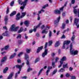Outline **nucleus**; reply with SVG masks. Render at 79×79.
<instances>
[{
	"label": "nucleus",
	"mask_w": 79,
	"mask_h": 79,
	"mask_svg": "<svg viewBox=\"0 0 79 79\" xmlns=\"http://www.w3.org/2000/svg\"><path fill=\"white\" fill-rule=\"evenodd\" d=\"M27 0H25L23 2H22V0H19L18 1V2L20 5H23V6H22L20 7V9L23 10L24 9L25 7V6L27 4Z\"/></svg>",
	"instance_id": "nucleus-1"
},
{
	"label": "nucleus",
	"mask_w": 79,
	"mask_h": 79,
	"mask_svg": "<svg viewBox=\"0 0 79 79\" xmlns=\"http://www.w3.org/2000/svg\"><path fill=\"white\" fill-rule=\"evenodd\" d=\"M26 12H22V15L20 17V13H18L17 15V16L16 17V20H19V19H20L21 18H23V17L25 16V15H26Z\"/></svg>",
	"instance_id": "nucleus-2"
},
{
	"label": "nucleus",
	"mask_w": 79,
	"mask_h": 79,
	"mask_svg": "<svg viewBox=\"0 0 79 79\" xmlns=\"http://www.w3.org/2000/svg\"><path fill=\"white\" fill-rule=\"evenodd\" d=\"M73 44L72 43H71L70 44V53L72 55H77V53H78V51H74V50H72L71 51L72 49H73Z\"/></svg>",
	"instance_id": "nucleus-3"
},
{
	"label": "nucleus",
	"mask_w": 79,
	"mask_h": 79,
	"mask_svg": "<svg viewBox=\"0 0 79 79\" xmlns=\"http://www.w3.org/2000/svg\"><path fill=\"white\" fill-rule=\"evenodd\" d=\"M18 29H19V27H16L15 25H13L11 26V27L9 30L10 31H14V32H16L18 31Z\"/></svg>",
	"instance_id": "nucleus-4"
},
{
	"label": "nucleus",
	"mask_w": 79,
	"mask_h": 79,
	"mask_svg": "<svg viewBox=\"0 0 79 79\" xmlns=\"http://www.w3.org/2000/svg\"><path fill=\"white\" fill-rule=\"evenodd\" d=\"M24 64V63H22V64H21L20 65H16V68H18L19 69V71L17 73L19 74V73H20V71L21 70V68H22V67H23V66Z\"/></svg>",
	"instance_id": "nucleus-5"
},
{
	"label": "nucleus",
	"mask_w": 79,
	"mask_h": 79,
	"mask_svg": "<svg viewBox=\"0 0 79 79\" xmlns=\"http://www.w3.org/2000/svg\"><path fill=\"white\" fill-rule=\"evenodd\" d=\"M60 16L57 17V19L54 21V26L56 27V26L58 24V23H59V21H60Z\"/></svg>",
	"instance_id": "nucleus-6"
},
{
	"label": "nucleus",
	"mask_w": 79,
	"mask_h": 79,
	"mask_svg": "<svg viewBox=\"0 0 79 79\" xmlns=\"http://www.w3.org/2000/svg\"><path fill=\"white\" fill-rule=\"evenodd\" d=\"M25 60H27L26 64L28 66H29V56H28V55H27V54L26 53H25Z\"/></svg>",
	"instance_id": "nucleus-7"
},
{
	"label": "nucleus",
	"mask_w": 79,
	"mask_h": 79,
	"mask_svg": "<svg viewBox=\"0 0 79 79\" xmlns=\"http://www.w3.org/2000/svg\"><path fill=\"white\" fill-rule=\"evenodd\" d=\"M48 53V49H45L44 51L42 54V56L43 58H44L45 56L47 55Z\"/></svg>",
	"instance_id": "nucleus-8"
},
{
	"label": "nucleus",
	"mask_w": 79,
	"mask_h": 79,
	"mask_svg": "<svg viewBox=\"0 0 79 79\" xmlns=\"http://www.w3.org/2000/svg\"><path fill=\"white\" fill-rule=\"evenodd\" d=\"M73 12L75 15V16H77V13H78V17H79V9H78L77 10L76 9H74L73 10Z\"/></svg>",
	"instance_id": "nucleus-9"
},
{
	"label": "nucleus",
	"mask_w": 79,
	"mask_h": 79,
	"mask_svg": "<svg viewBox=\"0 0 79 79\" xmlns=\"http://www.w3.org/2000/svg\"><path fill=\"white\" fill-rule=\"evenodd\" d=\"M41 24H42V23H40L37 26H35L34 27V29L33 30V31H34V32H35V31H36V30H37V28H38L39 27H40V26Z\"/></svg>",
	"instance_id": "nucleus-10"
},
{
	"label": "nucleus",
	"mask_w": 79,
	"mask_h": 79,
	"mask_svg": "<svg viewBox=\"0 0 79 79\" xmlns=\"http://www.w3.org/2000/svg\"><path fill=\"white\" fill-rule=\"evenodd\" d=\"M42 48H43V46H41L38 47L37 49V51L36 52L38 53L40 52V50H42Z\"/></svg>",
	"instance_id": "nucleus-11"
},
{
	"label": "nucleus",
	"mask_w": 79,
	"mask_h": 79,
	"mask_svg": "<svg viewBox=\"0 0 79 79\" xmlns=\"http://www.w3.org/2000/svg\"><path fill=\"white\" fill-rule=\"evenodd\" d=\"M24 24L27 26H27H28L29 25V22L27 20L25 21L24 22Z\"/></svg>",
	"instance_id": "nucleus-12"
},
{
	"label": "nucleus",
	"mask_w": 79,
	"mask_h": 79,
	"mask_svg": "<svg viewBox=\"0 0 79 79\" xmlns=\"http://www.w3.org/2000/svg\"><path fill=\"white\" fill-rule=\"evenodd\" d=\"M9 48V46H6L3 48H2L1 49V51H3L4 50H7Z\"/></svg>",
	"instance_id": "nucleus-13"
},
{
	"label": "nucleus",
	"mask_w": 79,
	"mask_h": 79,
	"mask_svg": "<svg viewBox=\"0 0 79 79\" xmlns=\"http://www.w3.org/2000/svg\"><path fill=\"white\" fill-rule=\"evenodd\" d=\"M6 59H7V57H6L5 56L3 57L1 60V63H4V62H5L6 60Z\"/></svg>",
	"instance_id": "nucleus-14"
},
{
	"label": "nucleus",
	"mask_w": 79,
	"mask_h": 79,
	"mask_svg": "<svg viewBox=\"0 0 79 79\" xmlns=\"http://www.w3.org/2000/svg\"><path fill=\"white\" fill-rule=\"evenodd\" d=\"M16 55V53H15L11 55L10 56L9 58L10 59H13L15 56Z\"/></svg>",
	"instance_id": "nucleus-15"
},
{
	"label": "nucleus",
	"mask_w": 79,
	"mask_h": 79,
	"mask_svg": "<svg viewBox=\"0 0 79 79\" xmlns=\"http://www.w3.org/2000/svg\"><path fill=\"white\" fill-rule=\"evenodd\" d=\"M48 30L46 29H44L41 32L42 34H47L48 33Z\"/></svg>",
	"instance_id": "nucleus-16"
},
{
	"label": "nucleus",
	"mask_w": 79,
	"mask_h": 79,
	"mask_svg": "<svg viewBox=\"0 0 79 79\" xmlns=\"http://www.w3.org/2000/svg\"><path fill=\"white\" fill-rule=\"evenodd\" d=\"M4 20L5 21V24L6 25L8 23V16H6Z\"/></svg>",
	"instance_id": "nucleus-17"
},
{
	"label": "nucleus",
	"mask_w": 79,
	"mask_h": 79,
	"mask_svg": "<svg viewBox=\"0 0 79 79\" xmlns=\"http://www.w3.org/2000/svg\"><path fill=\"white\" fill-rule=\"evenodd\" d=\"M60 45V42L59 41H56L54 47H58Z\"/></svg>",
	"instance_id": "nucleus-18"
},
{
	"label": "nucleus",
	"mask_w": 79,
	"mask_h": 79,
	"mask_svg": "<svg viewBox=\"0 0 79 79\" xmlns=\"http://www.w3.org/2000/svg\"><path fill=\"white\" fill-rule=\"evenodd\" d=\"M69 43H70V41H64V45H68Z\"/></svg>",
	"instance_id": "nucleus-19"
},
{
	"label": "nucleus",
	"mask_w": 79,
	"mask_h": 79,
	"mask_svg": "<svg viewBox=\"0 0 79 79\" xmlns=\"http://www.w3.org/2000/svg\"><path fill=\"white\" fill-rule=\"evenodd\" d=\"M16 11H14L12 12V13H11L10 14V16H13L15 15H16Z\"/></svg>",
	"instance_id": "nucleus-20"
},
{
	"label": "nucleus",
	"mask_w": 79,
	"mask_h": 79,
	"mask_svg": "<svg viewBox=\"0 0 79 79\" xmlns=\"http://www.w3.org/2000/svg\"><path fill=\"white\" fill-rule=\"evenodd\" d=\"M61 12L59 10H55L54 11V13L55 14H60Z\"/></svg>",
	"instance_id": "nucleus-21"
},
{
	"label": "nucleus",
	"mask_w": 79,
	"mask_h": 79,
	"mask_svg": "<svg viewBox=\"0 0 79 79\" xmlns=\"http://www.w3.org/2000/svg\"><path fill=\"white\" fill-rule=\"evenodd\" d=\"M66 59V58L65 56H64L62 57V58L60 60L61 61H61V62H63L64 61H65Z\"/></svg>",
	"instance_id": "nucleus-22"
},
{
	"label": "nucleus",
	"mask_w": 79,
	"mask_h": 79,
	"mask_svg": "<svg viewBox=\"0 0 79 79\" xmlns=\"http://www.w3.org/2000/svg\"><path fill=\"white\" fill-rule=\"evenodd\" d=\"M79 23V19H77V18H75L74 23L75 24H77Z\"/></svg>",
	"instance_id": "nucleus-23"
},
{
	"label": "nucleus",
	"mask_w": 79,
	"mask_h": 79,
	"mask_svg": "<svg viewBox=\"0 0 79 79\" xmlns=\"http://www.w3.org/2000/svg\"><path fill=\"white\" fill-rule=\"evenodd\" d=\"M48 4H47L45 5L44 6H42V8L43 9H45L46 7H48Z\"/></svg>",
	"instance_id": "nucleus-24"
},
{
	"label": "nucleus",
	"mask_w": 79,
	"mask_h": 79,
	"mask_svg": "<svg viewBox=\"0 0 79 79\" xmlns=\"http://www.w3.org/2000/svg\"><path fill=\"white\" fill-rule=\"evenodd\" d=\"M75 39V35H73L72 37L71 38V40L73 42V43H74V39Z\"/></svg>",
	"instance_id": "nucleus-25"
},
{
	"label": "nucleus",
	"mask_w": 79,
	"mask_h": 79,
	"mask_svg": "<svg viewBox=\"0 0 79 79\" xmlns=\"http://www.w3.org/2000/svg\"><path fill=\"white\" fill-rule=\"evenodd\" d=\"M66 26V24L64 23H63L62 26V29H64L65 28V26Z\"/></svg>",
	"instance_id": "nucleus-26"
},
{
	"label": "nucleus",
	"mask_w": 79,
	"mask_h": 79,
	"mask_svg": "<svg viewBox=\"0 0 79 79\" xmlns=\"http://www.w3.org/2000/svg\"><path fill=\"white\" fill-rule=\"evenodd\" d=\"M66 5H67V3H66L64 4V6H63L60 9V11H63V8H64V6H66Z\"/></svg>",
	"instance_id": "nucleus-27"
},
{
	"label": "nucleus",
	"mask_w": 79,
	"mask_h": 79,
	"mask_svg": "<svg viewBox=\"0 0 79 79\" xmlns=\"http://www.w3.org/2000/svg\"><path fill=\"white\" fill-rule=\"evenodd\" d=\"M57 72V69H55L54 71L52 73V75H54V74H55Z\"/></svg>",
	"instance_id": "nucleus-28"
},
{
	"label": "nucleus",
	"mask_w": 79,
	"mask_h": 79,
	"mask_svg": "<svg viewBox=\"0 0 79 79\" xmlns=\"http://www.w3.org/2000/svg\"><path fill=\"white\" fill-rule=\"evenodd\" d=\"M8 67L6 68L3 70V73H6V71H8Z\"/></svg>",
	"instance_id": "nucleus-29"
},
{
	"label": "nucleus",
	"mask_w": 79,
	"mask_h": 79,
	"mask_svg": "<svg viewBox=\"0 0 79 79\" xmlns=\"http://www.w3.org/2000/svg\"><path fill=\"white\" fill-rule=\"evenodd\" d=\"M22 31H23V27H21L20 29L18 31V33H21Z\"/></svg>",
	"instance_id": "nucleus-30"
},
{
	"label": "nucleus",
	"mask_w": 79,
	"mask_h": 79,
	"mask_svg": "<svg viewBox=\"0 0 79 79\" xmlns=\"http://www.w3.org/2000/svg\"><path fill=\"white\" fill-rule=\"evenodd\" d=\"M52 31H49V38H50L52 36Z\"/></svg>",
	"instance_id": "nucleus-31"
},
{
	"label": "nucleus",
	"mask_w": 79,
	"mask_h": 79,
	"mask_svg": "<svg viewBox=\"0 0 79 79\" xmlns=\"http://www.w3.org/2000/svg\"><path fill=\"white\" fill-rule=\"evenodd\" d=\"M42 71H43V69H42L41 70H40V71L38 73V76H39L40 74L42 72Z\"/></svg>",
	"instance_id": "nucleus-32"
},
{
	"label": "nucleus",
	"mask_w": 79,
	"mask_h": 79,
	"mask_svg": "<svg viewBox=\"0 0 79 79\" xmlns=\"http://www.w3.org/2000/svg\"><path fill=\"white\" fill-rule=\"evenodd\" d=\"M24 52H20V53H19V54H18V56L19 57H20V56H21V55H23V54Z\"/></svg>",
	"instance_id": "nucleus-33"
},
{
	"label": "nucleus",
	"mask_w": 79,
	"mask_h": 79,
	"mask_svg": "<svg viewBox=\"0 0 79 79\" xmlns=\"http://www.w3.org/2000/svg\"><path fill=\"white\" fill-rule=\"evenodd\" d=\"M8 35V31H6L5 33H3L2 35L4 36H6Z\"/></svg>",
	"instance_id": "nucleus-34"
},
{
	"label": "nucleus",
	"mask_w": 79,
	"mask_h": 79,
	"mask_svg": "<svg viewBox=\"0 0 79 79\" xmlns=\"http://www.w3.org/2000/svg\"><path fill=\"white\" fill-rule=\"evenodd\" d=\"M64 69L61 68V69L59 70V72H64Z\"/></svg>",
	"instance_id": "nucleus-35"
},
{
	"label": "nucleus",
	"mask_w": 79,
	"mask_h": 79,
	"mask_svg": "<svg viewBox=\"0 0 79 79\" xmlns=\"http://www.w3.org/2000/svg\"><path fill=\"white\" fill-rule=\"evenodd\" d=\"M16 38L17 39H21V35L20 34L18 35Z\"/></svg>",
	"instance_id": "nucleus-36"
},
{
	"label": "nucleus",
	"mask_w": 79,
	"mask_h": 79,
	"mask_svg": "<svg viewBox=\"0 0 79 79\" xmlns=\"http://www.w3.org/2000/svg\"><path fill=\"white\" fill-rule=\"evenodd\" d=\"M30 51H31V49H27L26 50V51L27 53H30Z\"/></svg>",
	"instance_id": "nucleus-37"
},
{
	"label": "nucleus",
	"mask_w": 79,
	"mask_h": 79,
	"mask_svg": "<svg viewBox=\"0 0 79 79\" xmlns=\"http://www.w3.org/2000/svg\"><path fill=\"white\" fill-rule=\"evenodd\" d=\"M53 42L52 41H49V46H51V45H52Z\"/></svg>",
	"instance_id": "nucleus-38"
},
{
	"label": "nucleus",
	"mask_w": 79,
	"mask_h": 79,
	"mask_svg": "<svg viewBox=\"0 0 79 79\" xmlns=\"http://www.w3.org/2000/svg\"><path fill=\"white\" fill-rule=\"evenodd\" d=\"M65 76L67 77H69L70 76V73H66V74L65 75Z\"/></svg>",
	"instance_id": "nucleus-39"
},
{
	"label": "nucleus",
	"mask_w": 79,
	"mask_h": 79,
	"mask_svg": "<svg viewBox=\"0 0 79 79\" xmlns=\"http://www.w3.org/2000/svg\"><path fill=\"white\" fill-rule=\"evenodd\" d=\"M23 42V41L21 40H19L18 41V43L19 44H21Z\"/></svg>",
	"instance_id": "nucleus-40"
},
{
	"label": "nucleus",
	"mask_w": 79,
	"mask_h": 79,
	"mask_svg": "<svg viewBox=\"0 0 79 79\" xmlns=\"http://www.w3.org/2000/svg\"><path fill=\"white\" fill-rule=\"evenodd\" d=\"M60 65L58 66V67L59 68H60L61 66V65H62V64H63V62H62L61 61H60Z\"/></svg>",
	"instance_id": "nucleus-41"
},
{
	"label": "nucleus",
	"mask_w": 79,
	"mask_h": 79,
	"mask_svg": "<svg viewBox=\"0 0 79 79\" xmlns=\"http://www.w3.org/2000/svg\"><path fill=\"white\" fill-rule=\"evenodd\" d=\"M52 66L53 67V68H55V62H53L52 63Z\"/></svg>",
	"instance_id": "nucleus-42"
},
{
	"label": "nucleus",
	"mask_w": 79,
	"mask_h": 79,
	"mask_svg": "<svg viewBox=\"0 0 79 79\" xmlns=\"http://www.w3.org/2000/svg\"><path fill=\"white\" fill-rule=\"evenodd\" d=\"M32 69L31 68H28L27 70V73H29L30 71H32Z\"/></svg>",
	"instance_id": "nucleus-43"
},
{
	"label": "nucleus",
	"mask_w": 79,
	"mask_h": 79,
	"mask_svg": "<svg viewBox=\"0 0 79 79\" xmlns=\"http://www.w3.org/2000/svg\"><path fill=\"white\" fill-rule=\"evenodd\" d=\"M50 27H49V26L47 25L45 29H46V30H48V29H49Z\"/></svg>",
	"instance_id": "nucleus-44"
},
{
	"label": "nucleus",
	"mask_w": 79,
	"mask_h": 79,
	"mask_svg": "<svg viewBox=\"0 0 79 79\" xmlns=\"http://www.w3.org/2000/svg\"><path fill=\"white\" fill-rule=\"evenodd\" d=\"M76 26L77 27V28L78 29L79 28V23H75Z\"/></svg>",
	"instance_id": "nucleus-45"
},
{
	"label": "nucleus",
	"mask_w": 79,
	"mask_h": 79,
	"mask_svg": "<svg viewBox=\"0 0 79 79\" xmlns=\"http://www.w3.org/2000/svg\"><path fill=\"white\" fill-rule=\"evenodd\" d=\"M21 62V60H20V59H18L17 60V62L18 63H20Z\"/></svg>",
	"instance_id": "nucleus-46"
},
{
	"label": "nucleus",
	"mask_w": 79,
	"mask_h": 79,
	"mask_svg": "<svg viewBox=\"0 0 79 79\" xmlns=\"http://www.w3.org/2000/svg\"><path fill=\"white\" fill-rule=\"evenodd\" d=\"M52 66H48V70H50V69H52Z\"/></svg>",
	"instance_id": "nucleus-47"
},
{
	"label": "nucleus",
	"mask_w": 79,
	"mask_h": 79,
	"mask_svg": "<svg viewBox=\"0 0 79 79\" xmlns=\"http://www.w3.org/2000/svg\"><path fill=\"white\" fill-rule=\"evenodd\" d=\"M67 65H68V64H66L65 65H63V68H68Z\"/></svg>",
	"instance_id": "nucleus-48"
},
{
	"label": "nucleus",
	"mask_w": 79,
	"mask_h": 79,
	"mask_svg": "<svg viewBox=\"0 0 79 79\" xmlns=\"http://www.w3.org/2000/svg\"><path fill=\"white\" fill-rule=\"evenodd\" d=\"M27 38H28V36H27L26 34H25V39H27Z\"/></svg>",
	"instance_id": "nucleus-49"
},
{
	"label": "nucleus",
	"mask_w": 79,
	"mask_h": 79,
	"mask_svg": "<svg viewBox=\"0 0 79 79\" xmlns=\"http://www.w3.org/2000/svg\"><path fill=\"white\" fill-rule=\"evenodd\" d=\"M58 59H59V58H58V57H56V58L55 63H57V61H58Z\"/></svg>",
	"instance_id": "nucleus-50"
},
{
	"label": "nucleus",
	"mask_w": 79,
	"mask_h": 79,
	"mask_svg": "<svg viewBox=\"0 0 79 79\" xmlns=\"http://www.w3.org/2000/svg\"><path fill=\"white\" fill-rule=\"evenodd\" d=\"M39 61V58H37L35 61V63H36L37 62H38V61Z\"/></svg>",
	"instance_id": "nucleus-51"
},
{
	"label": "nucleus",
	"mask_w": 79,
	"mask_h": 79,
	"mask_svg": "<svg viewBox=\"0 0 79 79\" xmlns=\"http://www.w3.org/2000/svg\"><path fill=\"white\" fill-rule=\"evenodd\" d=\"M14 4V1H13L12 2H11L10 3V6H13V4Z\"/></svg>",
	"instance_id": "nucleus-52"
},
{
	"label": "nucleus",
	"mask_w": 79,
	"mask_h": 79,
	"mask_svg": "<svg viewBox=\"0 0 79 79\" xmlns=\"http://www.w3.org/2000/svg\"><path fill=\"white\" fill-rule=\"evenodd\" d=\"M49 71H50V70H48L47 71L46 73V76H48V73L49 72Z\"/></svg>",
	"instance_id": "nucleus-53"
},
{
	"label": "nucleus",
	"mask_w": 79,
	"mask_h": 79,
	"mask_svg": "<svg viewBox=\"0 0 79 79\" xmlns=\"http://www.w3.org/2000/svg\"><path fill=\"white\" fill-rule=\"evenodd\" d=\"M62 15L63 16H66V14L65 13V12H64L62 13Z\"/></svg>",
	"instance_id": "nucleus-54"
},
{
	"label": "nucleus",
	"mask_w": 79,
	"mask_h": 79,
	"mask_svg": "<svg viewBox=\"0 0 79 79\" xmlns=\"http://www.w3.org/2000/svg\"><path fill=\"white\" fill-rule=\"evenodd\" d=\"M47 44H48V43H46L45 45L44 48H47Z\"/></svg>",
	"instance_id": "nucleus-55"
},
{
	"label": "nucleus",
	"mask_w": 79,
	"mask_h": 79,
	"mask_svg": "<svg viewBox=\"0 0 79 79\" xmlns=\"http://www.w3.org/2000/svg\"><path fill=\"white\" fill-rule=\"evenodd\" d=\"M71 78L72 79H76V77L75 76H71Z\"/></svg>",
	"instance_id": "nucleus-56"
},
{
	"label": "nucleus",
	"mask_w": 79,
	"mask_h": 79,
	"mask_svg": "<svg viewBox=\"0 0 79 79\" xmlns=\"http://www.w3.org/2000/svg\"><path fill=\"white\" fill-rule=\"evenodd\" d=\"M55 54L54 53H53L51 54V56L52 57H53V56H55Z\"/></svg>",
	"instance_id": "nucleus-57"
},
{
	"label": "nucleus",
	"mask_w": 79,
	"mask_h": 79,
	"mask_svg": "<svg viewBox=\"0 0 79 79\" xmlns=\"http://www.w3.org/2000/svg\"><path fill=\"white\" fill-rule=\"evenodd\" d=\"M44 27H45V26L44 25H42L41 27V29H43Z\"/></svg>",
	"instance_id": "nucleus-58"
},
{
	"label": "nucleus",
	"mask_w": 79,
	"mask_h": 79,
	"mask_svg": "<svg viewBox=\"0 0 79 79\" xmlns=\"http://www.w3.org/2000/svg\"><path fill=\"white\" fill-rule=\"evenodd\" d=\"M71 2L72 4H74L75 2V0H72Z\"/></svg>",
	"instance_id": "nucleus-59"
},
{
	"label": "nucleus",
	"mask_w": 79,
	"mask_h": 79,
	"mask_svg": "<svg viewBox=\"0 0 79 79\" xmlns=\"http://www.w3.org/2000/svg\"><path fill=\"white\" fill-rule=\"evenodd\" d=\"M70 21L71 22H72V20H73V17H70L69 18Z\"/></svg>",
	"instance_id": "nucleus-60"
},
{
	"label": "nucleus",
	"mask_w": 79,
	"mask_h": 79,
	"mask_svg": "<svg viewBox=\"0 0 79 79\" xmlns=\"http://www.w3.org/2000/svg\"><path fill=\"white\" fill-rule=\"evenodd\" d=\"M21 78L22 79H26V78H27V77L26 76H24V77H22Z\"/></svg>",
	"instance_id": "nucleus-61"
},
{
	"label": "nucleus",
	"mask_w": 79,
	"mask_h": 79,
	"mask_svg": "<svg viewBox=\"0 0 79 79\" xmlns=\"http://www.w3.org/2000/svg\"><path fill=\"white\" fill-rule=\"evenodd\" d=\"M64 38H65V35H63L61 37V39H64Z\"/></svg>",
	"instance_id": "nucleus-62"
},
{
	"label": "nucleus",
	"mask_w": 79,
	"mask_h": 79,
	"mask_svg": "<svg viewBox=\"0 0 79 79\" xmlns=\"http://www.w3.org/2000/svg\"><path fill=\"white\" fill-rule=\"evenodd\" d=\"M9 12V9L7 8V9L6 14H8V13Z\"/></svg>",
	"instance_id": "nucleus-63"
},
{
	"label": "nucleus",
	"mask_w": 79,
	"mask_h": 79,
	"mask_svg": "<svg viewBox=\"0 0 79 79\" xmlns=\"http://www.w3.org/2000/svg\"><path fill=\"white\" fill-rule=\"evenodd\" d=\"M17 77H18V73H16L15 77V79H16V78H17Z\"/></svg>",
	"instance_id": "nucleus-64"
}]
</instances>
